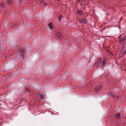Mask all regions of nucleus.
Masks as SVG:
<instances>
[{
	"mask_svg": "<svg viewBox=\"0 0 126 126\" xmlns=\"http://www.w3.org/2000/svg\"><path fill=\"white\" fill-rule=\"evenodd\" d=\"M37 96L38 97H40L41 99H45L43 94L41 93H39L38 94Z\"/></svg>",
	"mask_w": 126,
	"mask_h": 126,
	"instance_id": "obj_4",
	"label": "nucleus"
},
{
	"mask_svg": "<svg viewBox=\"0 0 126 126\" xmlns=\"http://www.w3.org/2000/svg\"><path fill=\"white\" fill-rule=\"evenodd\" d=\"M83 12L81 10H79L78 11V13L80 15H82L83 14Z\"/></svg>",
	"mask_w": 126,
	"mask_h": 126,
	"instance_id": "obj_9",
	"label": "nucleus"
},
{
	"mask_svg": "<svg viewBox=\"0 0 126 126\" xmlns=\"http://www.w3.org/2000/svg\"><path fill=\"white\" fill-rule=\"evenodd\" d=\"M109 52V54H111H111H111V53H110V52Z\"/></svg>",
	"mask_w": 126,
	"mask_h": 126,
	"instance_id": "obj_17",
	"label": "nucleus"
},
{
	"mask_svg": "<svg viewBox=\"0 0 126 126\" xmlns=\"http://www.w3.org/2000/svg\"><path fill=\"white\" fill-rule=\"evenodd\" d=\"M1 105V104L0 103V106Z\"/></svg>",
	"mask_w": 126,
	"mask_h": 126,
	"instance_id": "obj_18",
	"label": "nucleus"
},
{
	"mask_svg": "<svg viewBox=\"0 0 126 126\" xmlns=\"http://www.w3.org/2000/svg\"><path fill=\"white\" fill-rule=\"evenodd\" d=\"M111 94H112V92H109L108 93V95L109 96V95L110 96Z\"/></svg>",
	"mask_w": 126,
	"mask_h": 126,
	"instance_id": "obj_13",
	"label": "nucleus"
},
{
	"mask_svg": "<svg viewBox=\"0 0 126 126\" xmlns=\"http://www.w3.org/2000/svg\"><path fill=\"white\" fill-rule=\"evenodd\" d=\"M6 58V57H5Z\"/></svg>",
	"mask_w": 126,
	"mask_h": 126,
	"instance_id": "obj_19",
	"label": "nucleus"
},
{
	"mask_svg": "<svg viewBox=\"0 0 126 126\" xmlns=\"http://www.w3.org/2000/svg\"><path fill=\"white\" fill-rule=\"evenodd\" d=\"M81 5H83V4H82V3H81Z\"/></svg>",
	"mask_w": 126,
	"mask_h": 126,
	"instance_id": "obj_16",
	"label": "nucleus"
},
{
	"mask_svg": "<svg viewBox=\"0 0 126 126\" xmlns=\"http://www.w3.org/2000/svg\"><path fill=\"white\" fill-rule=\"evenodd\" d=\"M62 17V16H60L59 17V22H61V18Z\"/></svg>",
	"mask_w": 126,
	"mask_h": 126,
	"instance_id": "obj_12",
	"label": "nucleus"
},
{
	"mask_svg": "<svg viewBox=\"0 0 126 126\" xmlns=\"http://www.w3.org/2000/svg\"><path fill=\"white\" fill-rule=\"evenodd\" d=\"M79 22L81 23H83L84 24H86L87 23V20L86 19H83L80 20L79 21Z\"/></svg>",
	"mask_w": 126,
	"mask_h": 126,
	"instance_id": "obj_5",
	"label": "nucleus"
},
{
	"mask_svg": "<svg viewBox=\"0 0 126 126\" xmlns=\"http://www.w3.org/2000/svg\"><path fill=\"white\" fill-rule=\"evenodd\" d=\"M120 116V115L119 113H118L116 115L115 117L116 118H118Z\"/></svg>",
	"mask_w": 126,
	"mask_h": 126,
	"instance_id": "obj_11",
	"label": "nucleus"
},
{
	"mask_svg": "<svg viewBox=\"0 0 126 126\" xmlns=\"http://www.w3.org/2000/svg\"><path fill=\"white\" fill-rule=\"evenodd\" d=\"M106 60V59H104L103 60V61H102V67H106V66L107 65V64L105 63V62Z\"/></svg>",
	"mask_w": 126,
	"mask_h": 126,
	"instance_id": "obj_7",
	"label": "nucleus"
},
{
	"mask_svg": "<svg viewBox=\"0 0 126 126\" xmlns=\"http://www.w3.org/2000/svg\"><path fill=\"white\" fill-rule=\"evenodd\" d=\"M56 36L58 38H61V35L60 33H57L56 34Z\"/></svg>",
	"mask_w": 126,
	"mask_h": 126,
	"instance_id": "obj_8",
	"label": "nucleus"
},
{
	"mask_svg": "<svg viewBox=\"0 0 126 126\" xmlns=\"http://www.w3.org/2000/svg\"><path fill=\"white\" fill-rule=\"evenodd\" d=\"M48 26H49V28L51 29H52L53 28V25L51 23H49V24Z\"/></svg>",
	"mask_w": 126,
	"mask_h": 126,
	"instance_id": "obj_10",
	"label": "nucleus"
},
{
	"mask_svg": "<svg viewBox=\"0 0 126 126\" xmlns=\"http://www.w3.org/2000/svg\"><path fill=\"white\" fill-rule=\"evenodd\" d=\"M121 52L123 54H125L126 52V42L123 45Z\"/></svg>",
	"mask_w": 126,
	"mask_h": 126,
	"instance_id": "obj_2",
	"label": "nucleus"
},
{
	"mask_svg": "<svg viewBox=\"0 0 126 126\" xmlns=\"http://www.w3.org/2000/svg\"><path fill=\"white\" fill-rule=\"evenodd\" d=\"M110 96L111 97H113L114 96L113 94L112 93V94H111Z\"/></svg>",
	"mask_w": 126,
	"mask_h": 126,
	"instance_id": "obj_14",
	"label": "nucleus"
},
{
	"mask_svg": "<svg viewBox=\"0 0 126 126\" xmlns=\"http://www.w3.org/2000/svg\"><path fill=\"white\" fill-rule=\"evenodd\" d=\"M101 60L99 59L98 60L97 62L95 64V65L96 66H99L101 64Z\"/></svg>",
	"mask_w": 126,
	"mask_h": 126,
	"instance_id": "obj_6",
	"label": "nucleus"
},
{
	"mask_svg": "<svg viewBox=\"0 0 126 126\" xmlns=\"http://www.w3.org/2000/svg\"><path fill=\"white\" fill-rule=\"evenodd\" d=\"M24 53L23 50H22L21 52H19V54L20 55L19 56V57L21 58V60H22L24 58V57L23 54Z\"/></svg>",
	"mask_w": 126,
	"mask_h": 126,
	"instance_id": "obj_3",
	"label": "nucleus"
},
{
	"mask_svg": "<svg viewBox=\"0 0 126 126\" xmlns=\"http://www.w3.org/2000/svg\"><path fill=\"white\" fill-rule=\"evenodd\" d=\"M80 0H78V2H80Z\"/></svg>",
	"mask_w": 126,
	"mask_h": 126,
	"instance_id": "obj_15",
	"label": "nucleus"
},
{
	"mask_svg": "<svg viewBox=\"0 0 126 126\" xmlns=\"http://www.w3.org/2000/svg\"><path fill=\"white\" fill-rule=\"evenodd\" d=\"M119 38L120 43L122 44L125 40L126 36L124 34L122 35L119 36Z\"/></svg>",
	"mask_w": 126,
	"mask_h": 126,
	"instance_id": "obj_1",
	"label": "nucleus"
}]
</instances>
